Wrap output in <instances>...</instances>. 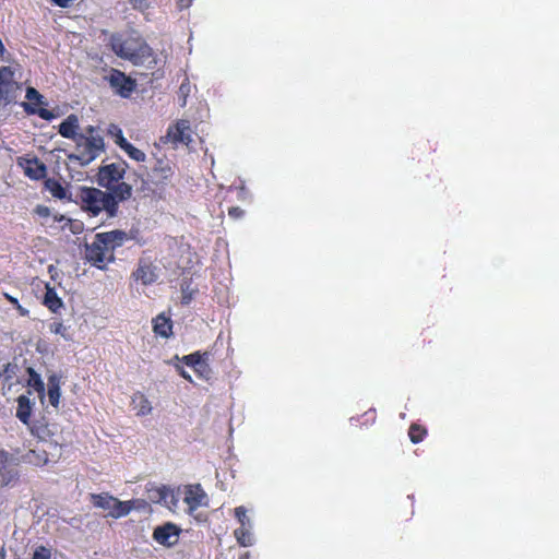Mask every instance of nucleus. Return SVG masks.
<instances>
[{"label":"nucleus","mask_w":559,"mask_h":559,"mask_svg":"<svg viewBox=\"0 0 559 559\" xmlns=\"http://www.w3.org/2000/svg\"><path fill=\"white\" fill-rule=\"evenodd\" d=\"M110 49L123 60L131 61L133 66H156V57L151 46L141 37H124L123 34L114 33L108 41Z\"/></svg>","instance_id":"f257e3e1"},{"label":"nucleus","mask_w":559,"mask_h":559,"mask_svg":"<svg viewBox=\"0 0 559 559\" xmlns=\"http://www.w3.org/2000/svg\"><path fill=\"white\" fill-rule=\"evenodd\" d=\"M73 201L80 210L87 213L91 217H96L100 212H105L109 218L119 214V206H116L115 195L107 191L92 186H80L76 189Z\"/></svg>","instance_id":"f03ea898"},{"label":"nucleus","mask_w":559,"mask_h":559,"mask_svg":"<svg viewBox=\"0 0 559 559\" xmlns=\"http://www.w3.org/2000/svg\"><path fill=\"white\" fill-rule=\"evenodd\" d=\"M128 171V164L124 160L104 164L97 173V182L106 189L108 194L115 195L116 206L132 198V185L124 182L123 178Z\"/></svg>","instance_id":"7ed1b4c3"},{"label":"nucleus","mask_w":559,"mask_h":559,"mask_svg":"<svg viewBox=\"0 0 559 559\" xmlns=\"http://www.w3.org/2000/svg\"><path fill=\"white\" fill-rule=\"evenodd\" d=\"M127 239L128 234L122 229L96 234L94 241L85 246V258L97 267L104 269L106 263L115 261V248L123 246Z\"/></svg>","instance_id":"20e7f679"},{"label":"nucleus","mask_w":559,"mask_h":559,"mask_svg":"<svg viewBox=\"0 0 559 559\" xmlns=\"http://www.w3.org/2000/svg\"><path fill=\"white\" fill-rule=\"evenodd\" d=\"M90 135L80 133L75 141V150L68 155L71 162L86 165L95 160L100 152L105 150V141L100 135H93L94 128H88Z\"/></svg>","instance_id":"39448f33"},{"label":"nucleus","mask_w":559,"mask_h":559,"mask_svg":"<svg viewBox=\"0 0 559 559\" xmlns=\"http://www.w3.org/2000/svg\"><path fill=\"white\" fill-rule=\"evenodd\" d=\"M154 165L147 171V182L153 186L154 191H164L173 182L175 170L166 155L154 156Z\"/></svg>","instance_id":"423d86ee"},{"label":"nucleus","mask_w":559,"mask_h":559,"mask_svg":"<svg viewBox=\"0 0 559 559\" xmlns=\"http://www.w3.org/2000/svg\"><path fill=\"white\" fill-rule=\"evenodd\" d=\"M192 129L191 121L189 120H177L170 123L166 130L165 135H162L160 141L163 144H173L177 146L179 144L190 145L192 142Z\"/></svg>","instance_id":"0eeeda50"},{"label":"nucleus","mask_w":559,"mask_h":559,"mask_svg":"<svg viewBox=\"0 0 559 559\" xmlns=\"http://www.w3.org/2000/svg\"><path fill=\"white\" fill-rule=\"evenodd\" d=\"M22 84L15 78V68L10 66L0 67V103L14 100Z\"/></svg>","instance_id":"6e6552de"},{"label":"nucleus","mask_w":559,"mask_h":559,"mask_svg":"<svg viewBox=\"0 0 559 559\" xmlns=\"http://www.w3.org/2000/svg\"><path fill=\"white\" fill-rule=\"evenodd\" d=\"M107 79L115 93L122 97H130L133 91L136 90L135 79L128 76L123 71L115 70V68L110 71Z\"/></svg>","instance_id":"1a4fd4ad"},{"label":"nucleus","mask_w":559,"mask_h":559,"mask_svg":"<svg viewBox=\"0 0 559 559\" xmlns=\"http://www.w3.org/2000/svg\"><path fill=\"white\" fill-rule=\"evenodd\" d=\"M26 99L27 102H23L22 107L27 114H36L38 117L46 119V121H50V119L55 118L53 112L44 109V107H38L45 103L44 96L38 90L34 87H27Z\"/></svg>","instance_id":"9d476101"},{"label":"nucleus","mask_w":559,"mask_h":559,"mask_svg":"<svg viewBox=\"0 0 559 559\" xmlns=\"http://www.w3.org/2000/svg\"><path fill=\"white\" fill-rule=\"evenodd\" d=\"M180 535V526L171 522L157 525L153 530V540L157 542L164 547L176 546Z\"/></svg>","instance_id":"9b49d317"},{"label":"nucleus","mask_w":559,"mask_h":559,"mask_svg":"<svg viewBox=\"0 0 559 559\" xmlns=\"http://www.w3.org/2000/svg\"><path fill=\"white\" fill-rule=\"evenodd\" d=\"M19 462L10 452L0 450V479L1 485L8 486L10 483L15 481L20 477V473L16 469Z\"/></svg>","instance_id":"f8f14e48"},{"label":"nucleus","mask_w":559,"mask_h":559,"mask_svg":"<svg viewBox=\"0 0 559 559\" xmlns=\"http://www.w3.org/2000/svg\"><path fill=\"white\" fill-rule=\"evenodd\" d=\"M209 353L194 352L188 356L182 357V361L193 368L194 372L198 373L202 379L209 380L213 373L212 368L209 365Z\"/></svg>","instance_id":"ddd939ff"},{"label":"nucleus","mask_w":559,"mask_h":559,"mask_svg":"<svg viewBox=\"0 0 559 559\" xmlns=\"http://www.w3.org/2000/svg\"><path fill=\"white\" fill-rule=\"evenodd\" d=\"M19 166L22 168L23 173L27 176V178L33 180L45 179L47 176V167L45 163L38 159L37 156L33 157H19Z\"/></svg>","instance_id":"4468645a"},{"label":"nucleus","mask_w":559,"mask_h":559,"mask_svg":"<svg viewBox=\"0 0 559 559\" xmlns=\"http://www.w3.org/2000/svg\"><path fill=\"white\" fill-rule=\"evenodd\" d=\"M132 276L135 281H140L142 285H152L158 280L157 267L145 258H140Z\"/></svg>","instance_id":"2eb2a0df"},{"label":"nucleus","mask_w":559,"mask_h":559,"mask_svg":"<svg viewBox=\"0 0 559 559\" xmlns=\"http://www.w3.org/2000/svg\"><path fill=\"white\" fill-rule=\"evenodd\" d=\"M206 492L201 485H189L185 490V503L188 504L190 514L194 513L200 506L206 503Z\"/></svg>","instance_id":"dca6fc26"},{"label":"nucleus","mask_w":559,"mask_h":559,"mask_svg":"<svg viewBox=\"0 0 559 559\" xmlns=\"http://www.w3.org/2000/svg\"><path fill=\"white\" fill-rule=\"evenodd\" d=\"M31 435L37 438L39 441H48L52 436H55V431L51 429V424H49L48 419L41 417L39 419H35L32 425H29Z\"/></svg>","instance_id":"f3484780"},{"label":"nucleus","mask_w":559,"mask_h":559,"mask_svg":"<svg viewBox=\"0 0 559 559\" xmlns=\"http://www.w3.org/2000/svg\"><path fill=\"white\" fill-rule=\"evenodd\" d=\"M153 332L157 336L170 337L173 336V319L167 317L166 313H158L152 320Z\"/></svg>","instance_id":"a211bd4d"},{"label":"nucleus","mask_w":559,"mask_h":559,"mask_svg":"<svg viewBox=\"0 0 559 559\" xmlns=\"http://www.w3.org/2000/svg\"><path fill=\"white\" fill-rule=\"evenodd\" d=\"M146 496L148 501L153 503L167 502L168 498L174 499V495L167 486H157L154 484L146 485Z\"/></svg>","instance_id":"6ab92c4d"},{"label":"nucleus","mask_w":559,"mask_h":559,"mask_svg":"<svg viewBox=\"0 0 559 559\" xmlns=\"http://www.w3.org/2000/svg\"><path fill=\"white\" fill-rule=\"evenodd\" d=\"M79 129V120L78 116L70 115L59 123V134H61L64 139H70L72 141H76L80 133H78Z\"/></svg>","instance_id":"aec40b11"},{"label":"nucleus","mask_w":559,"mask_h":559,"mask_svg":"<svg viewBox=\"0 0 559 559\" xmlns=\"http://www.w3.org/2000/svg\"><path fill=\"white\" fill-rule=\"evenodd\" d=\"M33 413V403L31 402L29 397L26 395H20L17 397V408H16V416L20 419L21 423L27 426L29 429V425H32L33 421H31V416Z\"/></svg>","instance_id":"412c9836"},{"label":"nucleus","mask_w":559,"mask_h":559,"mask_svg":"<svg viewBox=\"0 0 559 559\" xmlns=\"http://www.w3.org/2000/svg\"><path fill=\"white\" fill-rule=\"evenodd\" d=\"M43 305L46 306L51 312H59L60 308H62L63 301L60 296H58L57 292L49 284L46 285V293L44 296Z\"/></svg>","instance_id":"4be33fe9"},{"label":"nucleus","mask_w":559,"mask_h":559,"mask_svg":"<svg viewBox=\"0 0 559 559\" xmlns=\"http://www.w3.org/2000/svg\"><path fill=\"white\" fill-rule=\"evenodd\" d=\"M45 188L48 190L52 197L58 198L59 200L73 201L72 194H67L66 187L56 178H46Z\"/></svg>","instance_id":"5701e85b"},{"label":"nucleus","mask_w":559,"mask_h":559,"mask_svg":"<svg viewBox=\"0 0 559 559\" xmlns=\"http://www.w3.org/2000/svg\"><path fill=\"white\" fill-rule=\"evenodd\" d=\"M60 395V376L50 374L48 377V397L51 406L59 407Z\"/></svg>","instance_id":"b1692460"},{"label":"nucleus","mask_w":559,"mask_h":559,"mask_svg":"<svg viewBox=\"0 0 559 559\" xmlns=\"http://www.w3.org/2000/svg\"><path fill=\"white\" fill-rule=\"evenodd\" d=\"M134 508V502L130 501H120L119 498L114 497V506L109 515L114 519H120V516L128 515L132 512Z\"/></svg>","instance_id":"393cba45"},{"label":"nucleus","mask_w":559,"mask_h":559,"mask_svg":"<svg viewBox=\"0 0 559 559\" xmlns=\"http://www.w3.org/2000/svg\"><path fill=\"white\" fill-rule=\"evenodd\" d=\"M136 415H147L152 412L151 402L144 394L136 392L131 402Z\"/></svg>","instance_id":"a878e982"},{"label":"nucleus","mask_w":559,"mask_h":559,"mask_svg":"<svg viewBox=\"0 0 559 559\" xmlns=\"http://www.w3.org/2000/svg\"><path fill=\"white\" fill-rule=\"evenodd\" d=\"M27 376V385L32 386L33 390H35L38 393V395L44 396L46 386L40 374L37 373V371H35L34 368L28 367Z\"/></svg>","instance_id":"bb28decb"},{"label":"nucleus","mask_w":559,"mask_h":559,"mask_svg":"<svg viewBox=\"0 0 559 559\" xmlns=\"http://www.w3.org/2000/svg\"><path fill=\"white\" fill-rule=\"evenodd\" d=\"M23 460H24V462H26L28 464H33L36 466H43L49 462V456H48L47 451H45V450H41V451L29 450L25 453V455H23Z\"/></svg>","instance_id":"cd10ccee"},{"label":"nucleus","mask_w":559,"mask_h":559,"mask_svg":"<svg viewBox=\"0 0 559 559\" xmlns=\"http://www.w3.org/2000/svg\"><path fill=\"white\" fill-rule=\"evenodd\" d=\"M252 525L239 526L234 531V536L237 543L242 547H249L253 544V535L251 532Z\"/></svg>","instance_id":"c85d7f7f"},{"label":"nucleus","mask_w":559,"mask_h":559,"mask_svg":"<svg viewBox=\"0 0 559 559\" xmlns=\"http://www.w3.org/2000/svg\"><path fill=\"white\" fill-rule=\"evenodd\" d=\"M91 502L95 508L108 509L111 512L115 497L110 496L109 492H99V495H91Z\"/></svg>","instance_id":"c756f323"},{"label":"nucleus","mask_w":559,"mask_h":559,"mask_svg":"<svg viewBox=\"0 0 559 559\" xmlns=\"http://www.w3.org/2000/svg\"><path fill=\"white\" fill-rule=\"evenodd\" d=\"M408 435H409V440L412 442L418 443V442L425 440V438L428 435V431H427V429L424 428V426H421L419 424H412V425H409Z\"/></svg>","instance_id":"7c9ffc66"},{"label":"nucleus","mask_w":559,"mask_h":559,"mask_svg":"<svg viewBox=\"0 0 559 559\" xmlns=\"http://www.w3.org/2000/svg\"><path fill=\"white\" fill-rule=\"evenodd\" d=\"M34 213L37 214L38 217L43 218V225L48 226L49 228H53V223H50L51 218V210L47 205H37L34 210Z\"/></svg>","instance_id":"2f4dec72"},{"label":"nucleus","mask_w":559,"mask_h":559,"mask_svg":"<svg viewBox=\"0 0 559 559\" xmlns=\"http://www.w3.org/2000/svg\"><path fill=\"white\" fill-rule=\"evenodd\" d=\"M126 153L135 162H145V153L142 150L136 148L135 145L129 143Z\"/></svg>","instance_id":"473e14b6"},{"label":"nucleus","mask_w":559,"mask_h":559,"mask_svg":"<svg viewBox=\"0 0 559 559\" xmlns=\"http://www.w3.org/2000/svg\"><path fill=\"white\" fill-rule=\"evenodd\" d=\"M247 513L248 511L245 507H237L234 509V515L239 522L240 526L251 525Z\"/></svg>","instance_id":"72a5a7b5"},{"label":"nucleus","mask_w":559,"mask_h":559,"mask_svg":"<svg viewBox=\"0 0 559 559\" xmlns=\"http://www.w3.org/2000/svg\"><path fill=\"white\" fill-rule=\"evenodd\" d=\"M50 223H53L55 226H59V228L64 229L68 223H71V218L66 217L64 214L50 212Z\"/></svg>","instance_id":"f704fd0d"},{"label":"nucleus","mask_w":559,"mask_h":559,"mask_svg":"<svg viewBox=\"0 0 559 559\" xmlns=\"http://www.w3.org/2000/svg\"><path fill=\"white\" fill-rule=\"evenodd\" d=\"M32 559H51V552L49 548L45 546H39L33 552Z\"/></svg>","instance_id":"c9c22d12"},{"label":"nucleus","mask_w":559,"mask_h":559,"mask_svg":"<svg viewBox=\"0 0 559 559\" xmlns=\"http://www.w3.org/2000/svg\"><path fill=\"white\" fill-rule=\"evenodd\" d=\"M51 331L55 332V334L62 335L66 340H69V335H66L67 328L63 325V323L58 322L51 325Z\"/></svg>","instance_id":"e433bc0d"},{"label":"nucleus","mask_w":559,"mask_h":559,"mask_svg":"<svg viewBox=\"0 0 559 559\" xmlns=\"http://www.w3.org/2000/svg\"><path fill=\"white\" fill-rule=\"evenodd\" d=\"M243 213H245L243 210H241V207H239V206H230L228 209V215H229V217H231L234 219L243 217Z\"/></svg>","instance_id":"4c0bfd02"},{"label":"nucleus","mask_w":559,"mask_h":559,"mask_svg":"<svg viewBox=\"0 0 559 559\" xmlns=\"http://www.w3.org/2000/svg\"><path fill=\"white\" fill-rule=\"evenodd\" d=\"M116 143L122 151L126 152L128 150L129 141L126 139L121 131H119L117 134Z\"/></svg>","instance_id":"58836bf2"},{"label":"nucleus","mask_w":559,"mask_h":559,"mask_svg":"<svg viewBox=\"0 0 559 559\" xmlns=\"http://www.w3.org/2000/svg\"><path fill=\"white\" fill-rule=\"evenodd\" d=\"M67 226H69V228L71 229V231L73 234L81 233V230H82V223L78 222V221H72V218H71V223H68Z\"/></svg>","instance_id":"ea45409f"},{"label":"nucleus","mask_w":559,"mask_h":559,"mask_svg":"<svg viewBox=\"0 0 559 559\" xmlns=\"http://www.w3.org/2000/svg\"><path fill=\"white\" fill-rule=\"evenodd\" d=\"M55 5H59L61 8H68L74 0H50Z\"/></svg>","instance_id":"a19ab883"},{"label":"nucleus","mask_w":559,"mask_h":559,"mask_svg":"<svg viewBox=\"0 0 559 559\" xmlns=\"http://www.w3.org/2000/svg\"><path fill=\"white\" fill-rule=\"evenodd\" d=\"M3 297L5 300H8L9 302H11L12 306L15 307V305L17 304V298L14 297V296H11L10 294H7V292L3 293Z\"/></svg>","instance_id":"79ce46f5"},{"label":"nucleus","mask_w":559,"mask_h":559,"mask_svg":"<svg viewBox=\"0 0 559 559\" xmlns=\"http://www.w3.org/2000/svg\"><path fill=\"white\" fill-rule=\"evenodd\" d=\"M14 307L19 311L20 314L27 316V313H28L27 308H24L23 306H21L20 301H17V304Z\"/></svg>","instance_id":"37998d69"},{"label":"nucleus","mask_w":559,"mask_h":559,"mask_svg":"<svg viewBox=\"0 0 559 559\" xmlns=\"http://www.w3.org/2000/svg\"><path fill=\"white\" fill-rule=\"evenodd\" d=\"M130 502H134L133 509H141L144 508L145 504H147L145 500H130Z\"/></svg>","instance_id":"c03bdc74"},{"label":"nucleus","mask_w":559,"mask_h":559,"mask_svg":"<svg viewBox=\"0 0 559 559\" xmlns=\"http://www.w3.org/2000/svg\"><path fill=\"white\" fill-rule=\"evenodd\" d=\"M179 371H180V376H181L183 379L189 380V381H192L190 373H188V372L186 371V369L180 368V369H179Z\"/></svg>","instance_id":"a18cd8bd"},{"label":"nucleus","mask_w":559,"mask_h":559,"mask_svg":"<svg viewBox=\"0 0 559 559\" xmlns=\"http://www.w3.org/2000/svg\"><path fill=\"white\" fill-rule=\"evenodd\" d=\"M191 1L192 0H178V4L180 8H187V7L191 5Z\"/></svg>","instance_id":"49530a36"},{"label":"nucleus","mask_w":559,"mask_h":559,"mask_svg":"<svg viewBox=\"0 0 559 559\" xmlns=\"http://www.w3.org/2000/svg\"><path fill=\"white\" fill-rule=\"evenodd\" d=\"M5 52V46L2 44V40L0 38V58H3Z\"/></svg>","instance_id":"de8ad7c7"},{"label":"nucleus","mask_w":559,"mask_h":559,"mask_svg":"<svg viewBox=\"0 0 559 559\" xmlns=\"http://www.w3.org/2000/svg\"><path fill=\"white\" fill-rule=\"evenodd\" d=\"M0 559H5V548L3 545H0Z\"/></svg>","instance_id":"09e8293b"},{"label":"nucleus","mask_w":559,"mask_h":559,"mask_svg":"<svg viewBox=\"0 0 559 559\" xmlns=\"http://www.w3.org/2000/svg\"><path fill=\"white\" fill-rule=\"evenodd\" d=\"M239 559H251V557H250V552H245V554H242V555L239 557Z\"/></svg>","instance_id":"8fccbe9b"},{"label":"nucleus","mask_w":559,"mask_h":559,"mask_svg":"<svg viewBox=\"0 0 559 559\" xmlns=\"http://www.w3.org/2000/svg\"><path fill=\"white\" fill-rule=\"evenodd\" d=\"M143 0H134V7H141Z\"/></svg>","instance_id":"3c124183"}]
</instances>
